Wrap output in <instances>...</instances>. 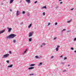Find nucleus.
<instances>
[{
  "instance_id": "1",
  "label": "nucleus",
  "mask_w": 76,
  "mask_h": 76,
  "mask_svg": "<svg viewBox=\"0 0 76 76\" xmlns=\"http://www.w3.org/2000/svg\"><path fill=\"white\" fill-rule=\"evenodd\" d=\"M16 36V35L15 34H11L7 37V39H9V38H13L15 37Z\"/></svg>"
},
{
  "instance_id": "2",
  "label": "nucleus",
  "mask_w": 76,
  "mask_h": 76,
  "mask_svg": "<svg viewBox=\"0 0 76 76\" xmlns=\"http://www.w3.org/2000/svg\"><path fill=\"white\" fill-rule=\"evenodd\" d=\"M9 56V54H7L5 55H3L2 58H7V57H8V56Z\"/></svg>"
},
{
  "instance_id": "3",
  "label": "nucleus",
  "mask_w": 76,
  "mask_h": 76,
  "mask_svg": "<svg viewBox=\"0 0 76 76\" xmlns=\"http://www.w3.org/2000/svg\"><path fill=\"white\" fill-rule=\"evenodd\" d=\"M7 29H8V32H11V31H12V28H9V27L7 28Z\"/></svg>"
},
{
  "instance_id": "4",
  "label": "nucleus",
  "mask_w": 76,
  "mask_h": 76,
  "mask_svg": "<svg viewBox=\"0 0 76 76\" xmlns=\"http://www.w3.org/2000/svg\"><path fill=\"white\" fill-rule=\"evenodd\" d=\"M60 48V46L57 45V47L56 48V51H58V48Z\"/></svg>"
},
{
  "instance_id": "5",
  "label": "nucleus",
  "mask_w": 76,
  "mask_h": 76,
  "mask_svg": "<svg viewBox=\"0 0 76 76\" xmlns=\"http://www.w3.org/2000/svg\"><path fill=\"white\" fill-rule=\"evenodd\" d=\"M19 14H20V12H19V11H17L16 13V16H19Z\"/></svg>"
},
{
  "instance_id": "6",
  "label": "nucleus",
  "mask_w": 76,
  "mask_h": 76,
  "mask_svg": "<svg viewBox=\"0 0 76 76\" xmlns=\"http://www.w3.org/2000/svg\"><path fill=\"white\" fill-rule=\"evenodd\" d=\"M32 32H30L29 33V37H32Z\"/></svg>"
},
{
  "instance_id": "7",
  "label": "nucleus",
  "mask_w": 76,
  "mask_h": 76,
  "mask_svg": "<svg viewBox=\"0 0 76 76\" xmlns=\"http://www.w3.org/2000/svg\"><path fill=\"white\" fill-rule=\"evenodd\" d=\"M27 50H28V49L27 48L26 49L25 51L23 53V55H24V54L26 53V52L27 51Z\"/></svg>"
},
{
  "instance_id": "8",
  "label": "nucleus",
  "mask_w": 76,
  "mask_h": 76,
  "mask_svg": "<svg viewBox=\"0 0 76 76\" xmlns=\"http://www.w3.org/2000/svg\"><path fill=\"white\" fill-rule=\"evenodd\" d=\"M5 32V30H4L1 31H0V34H3V32Z\"/></svg>"
},
{
  "instance_id": "9",
  "label": "nucleus",
  "mask_w": 76,
  "mask_h": 76,
  "mask_svg": "<svg viewBox=\"0 0 76 76\" xmlns=\"http://www.w3.org/2000/svg\"><path fill=\"white\" fill-rule=\"evenodd\" d=\"M26 1L27 2L28 4L31 3V1H30V0H26Z\"/></svg>"
},
{
  "instance_id": "10",
  "label": "nucleus",
  "mask_w": 76,
  "mask_h": 76,
  "mask_svg": "<svg viewBox=\"0 0 76 76\" xmlns=\"http://www.w3.org/2000/svg\"><path fill=\"white\" fill-rule=\"evenodd\" d=\"M34 69V67H31L28 68L29 70H31V69Z\"/></svg>"
},
{
  "instance_id": "11",
  "label": "nucleus",
  "mask_w": 76,
  "mask_h": 76,
  "mask_svg": "<svg viewBox=\"0 0 76 76\" xmlns=\"http://www.w3.org/2000/svg\"><path fill=\"white\" fill-rule=\"evenodd\" d=\"M13 67V64H11L10 65L8 66V67Z\"/></svg>"
},
{
  "instance_id": "12",
  "label": "nucleus",
  "mask_w": 76,
  "mask_h": 76,
  "mask_svg": "<svg viewBox=\"0 0 76 76\" xmlns=\"http://www.w3.org/2000/svg\"><path fill=\"white\" fill-rule=\"evenodd\" d=\"M42 62H40L39 63V64H38V66H41V65H42Z\"/></svg>"
},
{
  "instance_id": "13",
  "label": "nucleus",
  "mask_w": 76,
  "mask_h": 76,
  "mask_svg": "<svg viewBox=\"0 0 76 76\" xmlns=\"http://www.w3.org/2000/svg\"><path fill=\"white\" fill-rule=\"evenodd\" d=\"M32 26V24H30L28 26V28H31V26Z\"/></svg>"
},
{
  "instance_id": "14",
  "label": "nucleus",
  "mask_w": 76,
  "mask_h": 76,
  "mask_svg": "<svg viewBox=\"0 0 76 76\" xmlns=\"http://www.w3.org/2000/svg\"><path fill=\"white\" fill-rule=\"evenodd\" d=\"M14 0H11L10 1V3H12Z\"/></svg>"
},
{
  "instance_id": "15",
  "label": "nucleus",
  "mask_w": 76,
  "mask_h": 76,
  "mask_svg": "<svg viewBox=\"0 0 76 76\" xmlns=\"http://www.w3.org/2000/svg\"><path fill=\"white\" fill-rule=\"evenodd\" d=\"M42 9H44V8H45V9H47V7H46V6H45L43 7H42Z\"/></svg>"
},
{
  "instance_id": "16",
  "label": "nucleus",
  "mask_w": 76,
  "mask_h": 76,
  "mask_svg": "<svg viewBox=\"0 0 76 76\" xmlns=\"http://www.w3.org/2000/svg\"><path fill=\"white\" fill-rule=\"evenodd\" d=\"M31 41H32V38H30L29 39V41L30 42H31Z\"/></svg>"
},
{
  "instance_id": "17",
  "label": "nucleus",
  "mask_w": 76,
  "mask_h": 76,
  "mask_svg": "<svg viewBox=\"0 0 76 76\" xmlns=\"http://www.w3.org/2000/svg\"><path fill=\"white\" fill-rule=\"evenodd\" d=\"M35 64H31L30 65V66H35Z\"/></svg>"
},
{
  "instance_id": "18",
  "label": "nucleus",
  "mask_w": 76,
  "mask_h": 76,
  "mask_svg": "<svg viewBox=\"0 0 76 76\" xmlns=\"http://www.w3.org/2000/svg\"><path fill=\"white\" fill-rule=\"evenodd\" d=\"M33 75H34V74L31 73L29 74V76H33Z\"/></svg>"
},
{
  "instance_id": "19",
  "label": "nucleus",
  "mask_w": 76,
  "mask_h": 76,
  "mask_svg": "<svg viewBox=\"0 0 76 76\" xmlns=\"http://www.w3.org/2000/svg\"><path fill=\"white\" fill-rule=\"evenodd\" d=\"M71 21H72L71 20H70L69 21H68L67 22V23H70L71 22Z\"/></svg>"
},
{
  "instance_id": "20",
  "label": "nucleus",
  "mask_w": 76,
  "mask_h": 76,
  "mask_svg": "<svg viewBox=\"0 0 76 76\" xmlns=\"http://www.w3.org/2000/svg\"><path fill=\"white\" fill-rule=\"evenodd\" d=\"M36 58H39V57L38 56H35Z\"/></svg>"
},
{
  "instance_id": "21",
  "label": "nucleus",
  "mask_w": 76,
  "mask_h": 76,
  "mask_svg": "<svg viewBox=\"0 0 76 76\" xmlns=\"http://www.w3.org/2000/svg\"><path fill=\"white\" fill-rule=\"evenodd\" d=\"M22 13H23V14H25V12L24 11H23Z\"/></svg>"
},
{
  "instance_id": "22",
  "label": "nucleus",
  "mask_w": 76,
  "mask_h": 76,
  "mask_svg": "<svg viewBox=\"0 0 76 76\" xmlns=\"http://www.w3.org/2000/svg\"><path fill=\"white\" fill-rule=\"evenodd\" d=\"M71 50H74V48H73V47H72L71 48Z\"/></svg>"
},
{
  "instance_id": "23",
  "label": "nucleus",
  "mask_w": 76,
  "mask_h": 76,
  "mask_svg": "<svg viewBox=\"0 0 76 76\" xmlns=\"http://www.w3.org/2000/svg\"><path fill=\"white\" fill-rule=\"evenodd\" d=\"M16 40H14L13 41V42L14 43H15V42H16Z\"/></svg>"
},
{
  "instance_id": "24",
  "label": "nucleus",
  "mask_w": 76,
  "mask_h": 76,
  "mask_svg": "<svg viewBox=\"0 0 76 76\" xmlns=\"http://www.w3.org/2000/svg\"><path fill=\"white\" fill-rule=\"evenodd\" d=\"M66 31V29H63L61 31V32H63V31Z\"/></svg>"
},
{
  "instance_id": "25",
  "label": "nucleus",
  "mask_w": 76,
  "mask_h": 76,
  "mask_svg": "<svg viewBox=\"0 0 76 76\" xmlns=\"http://www.w3.org/2000/svg\"><path fill=\"white\" fill-rule=\"evenodd\" d=\"M43 16H45V12L43 13Z\"/></svg>"
},
{
  "instance_id": "26",
  "label": "nucleus",
  "mask_w": 76,
  "mask_h": 76,
  "mask_svg": "<svg viewBox=\"0 0 76 76\" xmlns=\"http://www.w3.org/2000/svg\"><path fill=\"white\" fill-rule=\"evenodd\" d=\"M27 15L28 16H29V15H30V14H29V13H27Z\"/></svg>"
},
{
  "instance_id": "27",
  "label": "nucleus",
  "mask_w": 76,
  "mask_h": 76,
  "mask_svg": "<svg viewBox=\"0 0 76 76\" xmlns=\"http://www.w3.org/2000/svg\"><path fill=\"white\" fill-rule=\"evenodd\" d=\"M57 38V37H55V38H54L53 39H54V40H56V39Z\"/></svg>"
},
{
  "instance_id": "28",
  "label": "nucleus",
  "mask_w": 76,
  "mask_h": 76,
  "mask_svg": "<svg viewBox=\"0 0 76 76\" xmlns=\"http://www.w3.org/2000/svg\"><path fill=\"white\" fill-rule=\"evenodd\" d=\"M74 41H76V38H75L73 40Z\"/></svg>"
},
{
  "instance_id": "29",
  "label": "nucleus",
  "mask_w": 76,
  "mask_h": 76,
  "mask_svg": "<svg viewBox=\"0 0 76 76\" xmlns=\"http://www.w3.org/2000/svg\"><path fill=\"white\" fill-rule=\"evenodd\" d=\"M6 62H7V63H9V61H7Z\"/></svg>"
},
{
  "instance_id": "30",
  "label": "nucleus",
  "mask_w": 76,
  "mask_h": 76,
  "mask_svg": "<svg viewBox=\"0 0 76 76\" xmlns=\"http://www.w3.org/2000/svg\"><path fill=\"white\" fill-rule=\"evenodd\" d=\"M56 9H57L58 8V6H56Z\"/></svg>"
},
{
  "instance_id": "31",
  "label": "nucleus",
  "mask_w": 76,
  "mask_h": 76,
  "mask_svg": "<svg viewBox=\"0 0 76 76\" xmlns=\"http://www.w3.org/2000/svg\"><path fill=\"white\" fill-rule=\"evenodd\" d=\"M62 72H66V70L65 69Z\"/></svg>"
},
{
  "instance_id": "32",
  "label": "nucleus",
  "mask_w": 76,
  "mask_h": 76,
  "mask_svg": "<svg viewBox=\"0 0 76 76\" xmlns=\"http://www.w3.org/2000/svg\"><path fill=\"white\" fill-rule=\"evenodd\" d=\"M66 59H67V57H65L64 58V60H66Z\"/></svg>"
},
{
  "instance_id": "33",
  "label": "nucleus",
  "mask_w": 76,
  "mask_h": 76,
  "mask_svg": "<svg viewBox=\"0 0 76 76\" xmlns=\"http://www.w3.org/2000/svg\"><path fill=\"white\" fill-rule=\"evenodd\" d=\"M23 24V22L20 23V25H21Z\"/></svg>"
},
{
  "instance_id": "34",
  "label": "nucleus",
  "mask_w": 76,
  "mask_h": 76,
  "mask_svg": "<svg viewBox=\"0 0 76 76\" xmlns=\"http://www.w3.org/2000/svg\"><path fill=\"white\" fill-rule=\"evenodd\" d=\"M58 24V23H57L56 22L55 23V25H57Z\"/></svg>"
},
{
  "instance_id": "35",
  "label": "nucleus",
  "mask_w": 76,
  "mask_h": 76,
  "mask_svg": "<svg viewBox=\"0 0 76 76\" xmlns=\"http://www.w3.org/2000/svg\"><path fill=\"white\" fill-rule=\"evenodd\" d=\"M54 58V56H52L51 57V58Z\"/></svg>"
},
{
  "instance_id": "36",
  "label": "nucleus",
  "mask_w": 76,
  "mask_h": 76,
  "mask_svg": "<svg viewBox=\"0 0 76 76\" xmlns=\"http://www.w3.org/2000/svg\"><path fill=\"white\" fill-rule=\"evenodd\" d=\"M42 45H45V44L44 43H43L42 44Z\"/></svg>"
},
{
  "instance_id": "37",
  "label": "nucleus",
  "mask_w": 76,
  "mask_h": 76,
  "mask_svg": "<svg viewBox=\"0 0 76 76\" xmlns=\"http://www.w3.org/2000/svg\"><path fill=\"white\" fill-rule=\"evenodd\" d=\"M38 1H36L35 2H34V3H37Z\"/></svg>"
},
{
  "instance_id": "38",
  "label": "nucleus",
  "mask_w": 76,
  "mask_h": 76,
  "mask_svg": "<svg viewBox=\"0 0 76 76\" xmlns=\"http://www.w3.org/2000/svg\"><path fill=\"white\" fill-rule=\"evenodd\" d=\"M50 25V23H48V26H49V25Z\"/></svg>"
},
{
  "instance_id": "39",
  "label": "nucleus",
  "mask_w": 76,
  "mask_h": 76,
  "mask_svg": "<svg viewBox=\"0 0 76 76\" xmlns=\"http://www.w3.org/2000/svg\"><path fill=\"white\" fill-rule=\"evenodd\" d=\"M61 64H64V62H62L61 63Z\"/></svg>"
},
{
  "instance_id": "40",
  "label": "nucleus",
  "mask_w": 76,
  "mask_h": 76,
  "mask_svg": "<svg viewBox=\"0 0 76 76\" xmlns=\"http://www.w3.org/2000/svg\"><path fill=\"white\" fill-rule=\"evenodd\" d=\"M40 58H42V56H40Z\"/></svg>"
},
{
  "instance_id": "41",
  "label": "nucleus",
  "mask_w": 76,
  "mask_h": 76,
  "mask_svg": "<svg viewBox=\"0 0 76 76\" xmlns=\"http://www.w3.org/2000/svg\"><path fill=\"white\" fill-rule=\"evenodd\" d=\"M11 51H9V53H10V54H11Z\"/></svg>"
},
{
  "instance_id": "42",
  "label": "nucleus",
  "mask_w": 76,
  "mask_h": 76,
  "mask_svg": "<svg viewBox=\"0 0 76 76\" xmlns=\"http://www.w3.org/2000/svg\"><path fill=\"white\" fill-rule=\"evenodd\" d=\"M62 3H63V2H60V4H62Z\"/></svg>"
},
{
  "instance_id": "43",
  "label": "nucleus",
  "mask_w": 76,
  "mask_h": 76,
  "mask_svg": "<svg viewBox=\"0 0 76 76\" xmlns=\"http://www.w3.org/2000/svg\"><path fill=\"white\" fill-rule=\"evenodd\" d=\"M73 9H73V8H72V9H71V10H73Z\"/></svg>"
},
{
  "instance_id": "44",
  "label": "nucleus",
  "mask_w": 76,
  "mask_h": 76,
  "mask_svg": "<svg viewBox=\"0 0 76 76\" xmlns=\"http://www.w3.org/2000/svg\"><path fill=\"white\" fill-rule=\"evenodd\" d=\"M70 66V65H68V67H69V66Z\"/></svg>"
},
{
  "instance_id": "45",
  "label": "nucleus",
  "mask_w": 76,
  "mask_h": 76,
  "mask_svg": "<svg viewBox=\"0 0 76 76\" xmlns=\"http://www.w3.org/2000/svg\"><path fill=\"white\" fill-rule=\"evenodd\" d=\"M10 12H12V10L11 9H10Z\"/></svg>"
},
{
  "instance_id": "46",
  "label": "nucleus",
  "mask_w": 76,
  "mask_h": 76,
  "mask_svg": "<svg viewBox=\"0 0 76 76\" xmlns=\"http://www.w3.org/2000/svg\"><path fill=\"white\" fill-rule=\"evenodd\" d=\"M67 32H70V31H68Z\"/></svg>"
},
{
  "instance_id": "47",
  "label": "nucleus",
  "mask_w": 76,
  "mask_h": 76,
  "mask_svg": "<svg viewBox=\"0 0 76 76\" xmlns=\"http://www.w3.org/2000/svg\"><path fill=\"white\" fill-rule=\"evenodd\" d=\"M63 57V55H61V56L60 57Z\"/></svg>"
},
{
  "instance_id": "48",
  "label": "nucleus",
  "mask_w": 76,
  "mask_h": 76,
  "mask_svg": "<svg viewBox=\"0 0 76 76\" xmlns=\"http://www.w3.org/2000/svg\"><path fill=\"white\" fill-rule=\"evenodd\" d=\"M41 47H42V45H41Z\"/></svg>"
},
{
  "instance_id": "49",
  "label": "nucleus",
  "mask_w": 76,
  "mask_h": 76,
  "mask_svg": "<svg viewBox=\"0 0 76 76\" xmlns=\"http://www.w3.org/2000/svg\"><path fill=\"white\" fill-rule=\"evenodd\" d=\"M74 52H75V53H76V50H75L74 51Z\"/></svg>"
},
{
  "instance_id": "50",
  "label": "nucleus",
  "mask_w": 76,
  "mask_h": 76,
  "mask_svg": "<svg viewBox=\"0 0 76 76\" xmlns=\"http://www.w3.org/2000/svg\"><path fill=\"white\" fill-rule=\"evenodd\" d=\"M62 0H59V1H62Z\"/></svg>"
},
{
  "instance_id": "51",
  "label": "nucleus",
  "mask_w": 76,
  "mask_h": 76,
  "mask_svg": "<svg viewBox=\"0 0 76 76\" xmlns=\"http://www.w3.org/2000/svg\"><path fill=\"white\" fill-rule=\"evenodd\" d=\"M21 1H20V2H21Z\"/></svg>"
}]
</instances>
